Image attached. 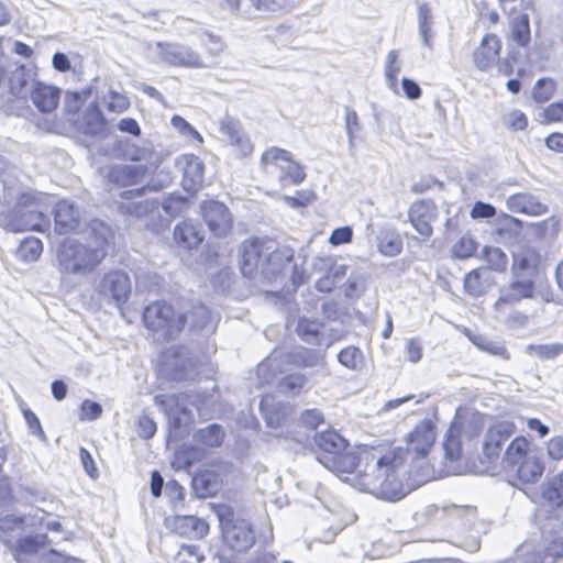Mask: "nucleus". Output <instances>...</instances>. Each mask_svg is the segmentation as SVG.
I'll list each match as a JSON object with an SVG mask.
<instances>
[{
  "label": "nucleus",
  "instance_id": "obj_1",
  "mask_svg": "<svg viewBox=\"0 0 563 563\" xmlns=\"http://www.w3.org/2000/svg\"><path fill=\"white\" fill-rule=\"evenodd\" d=\"M401 450L389 451L383 455L376 456L369 450H362L358 453L360 463H365V470L355 471L352 478V485L362 492L369 493L377 498L396 501L404 498L408 490L398 477V470L404 461L400 456Z\"/></svg>",
  "mask_w": 563,
  "mask_h": 563
},
{
  "label": "nucleus",
  "instance_id": "obj_2",
  "mask_svg": "<svg viewBox=\"0 0 563 563\" xmlns=\"http://www.w3.org/2000/svg\"><path fill=\"white\" fill-rule=\"evenodd\" d=\"M112 239L109 227L92 225L86 243L65 238L55 250V267L63 276H86L96 271L108 255Z\"/></svg>",
  "mask_w": 563,
  "mask_h": 563
},
{
  "label": "nucleus",
  "instance_id": "obj_3",
  "mask_svg": "<svg viewBox=\"0 0 563 563\" xmlns=\"http://www.w3.org/2000/svg\"><path fill=\"white\" fill-rule=\"evenodd\" d=\"M319 463L335 474H351L360 464V451L353 448L335 430L317 432L313 435Z\"/></svg>",
  "mask_w": 563,
  "mask_h": 563
},
{
  "label": "nucleus",
  "instance_id": "obj_4",
  "mask_svg": "<svg viewBox=\"0 0 563 563\" xmlns=\"http://www.w3.org/2000/svg\"><path fill=\"white\" fill-rule=\"evenodd\" d=\"M503 466L515 473L522 484L536 483L545 470L542 452L530 450L523 437H517L509 443L505 450Z\"/></svg>",
  "mask_w": 563,
  "mask_h": 563
},
{
  "label": "nucleus",
  "instance_id": "obj_5",
  "mask_svg": "<svg viewBox=\"0 0 563 563\" xmlns=\"http://www.w3.org/2000/svg\"><path fill=\"white\" fill-rule=\"evenodd\" d=\"M223 542L235 552H246L256 541V534L251 522L242 518L225 504L214 506Z\"/></svg>",
  "mask_w": 563,
  "mask_h": 563
},
{
  "label": "nucleus",
  "instance_id": "obj_6",
  "mask_svg": "<svg viewBox=\"0 0 563 563\" xmlns=\"http://www.w3.org/2000/svg\"><path fill=\"white\" fill-rule=\"evenodd\" d=\"M85 99L80 92H69L65 100V113L74 128L86 135L104 134L109 129L106 119L97 102H91L82 110Z\"/></svg>",
  "mask_w": 563,
  "mask_h": 563
},
{
  "label": "nucleus",
  "instance_id": "obj_7",
  "mask_svg": "<svg viewBox=\"0 0 563 563\" xmlns=\"http://www.w3.org/2000/svg\"><path fill=\"white\" fill-rule=\"evenodd\" d=\"M90 153L97 152L111 158H121L131 162H146L157 167L163 155L156 152L153 143H85Z\"/></svg>",
  "mask_w": 563,
  "mask_h": 563
},
{
  "label": "nucleus",
  "instance_id": "obj_8",
  "mask_svg": "<svg viewBox=\"0 0 563 563\" xmlns=\"http://www.w3.org/2000/svg\"><path fill=\"white\" fill-rule=\"evenodd\" d=\"M143 322L157 342L174 340L179 334L178 316L175 317L173 307L165 301L147 305L143 312Z\"/></svg>",
  "mask_w": 563,
  "mask_h": 563
},
{
  "label": "nucleus",
  "instance_id": "obj_9",
  "mask_svg": "<svg viewBox=\"0 0 563 563\" xmlns=\"http://www.w3.org/2000/svg\"><path fill=\"white\" fill-rule=\"evenodd\" d=\"M169 183V177L166 175L164 180L151 179L145 186L123 190L119 194V197L124 202L118 205V210L124 216L143 218L158 208V202L154 199L136 200L144 197L147 192L161 191Z\"/></svg>",
  "mask_w": 563,
  "mask_h": 563
},
{
  "label": "nucleus",
  "instance_id": "obj_10",
  "mask_svg": "<svg viewBox=\"0 0 563 563\" xmlns=\"http://www.w3.org/2000/svg\"><path fill=\"white\" fill-rule=\"evenodd\" d=\"M262 163L279 168V181L284 187L300 185L306 178L303 166L294 161L292 154L286 150L269 148L262 155Z\"/></svg>",
  "mask_w": 563,
  "mask_h": 563
},
{
  "label": "nucleus",
  "instance_id": "obj_11",
  "mask_svg": "<svg viewBox=\"0 0 563 563\" xmlns=\"http://www.w3.org/2000/svg\"><path fill=\"white\" fill-rule=\"evenodd\" d=\"M161 372L172 380H187L196 375L195 363L184 345L167 349L161 355Z\"/></svg>",
  "mask_w": 563,
  "mask_h": 563
},
{
  "label": "nucleus",
  "instance_id": "obj_12",
  "mask_svg": "<svg viewBox=\"0 0 563 563\" xmlns=\"http://www.w3.org/2000/svg\"><path fill=\"white\" fill-rule=\"evenodd\" d=\"M3 225L11 232H47L51 220L47 214L36 209L11 208L2 214Z\"/></svg>",
  "mask_w": 563,
  "mask_h": 563
},
{
  "label": "nucleus",
  "instance_id": "obj_13",
  "mask_svg": "<svg viewBox=\"0 0 563 563\" xmlns=\"http://www.w3.org/2000/svg\"><path fill=\"white\" fill-rule=\"evenodd\" d=\"M178 322L179 333L187 330L192 336H209L217 329L218 318L207 306L199 303L178 314Z\"/></svg>",
  "mask_w": 563,
  "mask_h": 563
},
{
  "label": "nucleus",
  "instance_id": "obj_14",
  "mask_svg": "<svg viewBox=\"0 0 563 563\" xmlns=\"http://www.w3.org/2000/svg\"><path fill=\"white\" fill-rule=\"evenodd\" d=\"M131 280L123 271H112L103 275L97 284L96 290L107 302L121 306L126 302L131 294Z\"/></svg>",
  "mask_w": 563,
  "mask_h": 563
},
{
  "label": "nucleus",
  "instance_id": "obj_15",
  "mask_svg": "<svg viewBox=\"0 0 563 563\" xmlns=\"http://www.w3.org/2000/svg\"><path fill=\"white\" fill-rule=\"evenodd\" d=\"M514 432L515 424L508 421H501L492 426L484 437L481 463H496L500 457L504 444L510 439Z\"/></svg>",
  "mask_w": 563,
  "mask_h": 563
},
{
  "label": "nucleus",
  "instance_id": "obj_16",
  "mask_svg": "<svg viewBox=\"0 0 563 563\" xmlns=\"http://www.w3.org/2000/svg\"><path fill=\"white\" fill-rule=\"evenodd\" d=\"M294 252L287 246L273 249L267 245L257 276L267 283L276 280L284 272L286 266L292 261Z\"/></svg>",
  "mask_w": 563,
  "mask_h": 563
},
{
  "label": "nucleus",
  "instance_id": "obj_17",
  "mask_svg": "<svg viewBox=\"0 0 563 563\" xmlns=\"http://www.w3.org/2000/svg\"><path fill=\"white\" fill-rule=\"evenodd\" d=\"M200 208L203 220L214 236L223 238L230 232L233 219L224 203L209 200L202 202Z\"/></svg>",
  "mask_w": 563,
  "mask_h": 563
},
{
  "label": "nucleus",
  "instance_id": "obj_18",
  "mask_svg": "<svg viewBox=\"0 0 563 563\" xmlns=\"http://www.w3.org/2000/svg\"><path fill=\"white\" fill-rule=\"evenodd\" d=\"M503 42L495 33H486L473 52V63L481 71H488L495 67L501 55Z\"/></svg>",
  "mask_w": 563,
  "mask_h": 563
},
{
  "label": "nucleus",
  "instance_id": "obj_19",
  "mask_svg": "<svg viewBox=\"0 0 563 563\" xmlns=\"http://www.w3.org/2000/svg\"><path fill=\"white\" fill-rule=\"evenodd\" d=\"M438 218V207L432 200H418L408 209V219L423 240L432 235L431 223Z\"/></svg>",
  "mask_w": 563,
  "mask_h": 563
},
{
  "label": "nucleus",
  "instance_id": "obj_20",
  "mask_svg": "<svg viewBox=\"0 0 563 563\" xmlns=\"http://www.w3.org/2000/svg\"><path fill=\"white\" fill-rule=\"evenodd\" d=\"M268 244L257 239L245 240L240 246V268L244 277L255 279Z\"/></svg>",
  "mask_w": 563,
  "mask_h": 563
},
{
  "label": "nucleus",
  "instance_id": "obj_21",
  "mask_svg": "<svg viewBox=\"0 0 563 563\" xmlns=\"http://www.w3.org/2000/svg\"><path fill=\"white\" fill-rule=\"evenodd\" d=\"M177 166L183 170V188L188 192H197L203 183V162L194 154H185L177 159Z\"/></svg>",
  "mask_w": 563,
  "mask_h": 563
},
{
  "label": "nucleus",
  "instance_id": "obj_22",
  "mask_svg": "<svg viewBox=\"0 0 563 563\" xmlns=\"http://www.w3.org/2000/svg\"><path fill=\"white\" fill-rule=\"evenodd\" d=\"M146 173L147 166L144 165H113L107 169L104 177L108 184L118 188H125L140 184Z\"/></svg>",
  "mask_w": 563,
  "mask_h": 563
},
{
  "label": "nucleus",
  "instance_id": "obj_23",
  "mask_svg": "<svg viewBox=\"0 0 563 563\" xmlns=\"http://www.w3.org/2000/svg\"><path fill=\"white\" fill-rule=\"evenodd\" d=\"M435 441L434 424L431 420H423L408 434L407 451L417 457H424Z\"/></svg>",
  "mask_w": 563,
  "mask_h": 563
},
{
  "label": "nucleus",
  "instance_id": "obj_24",
  "mask_svg": "<svg viewBox=\"0 0 563 563\" xmlns=\"http://www.w3.org/2000/svg\"><path fill=\"white\" fill-rule=\"evenodd\" d=\"M477 426L473 422L466 424L453 423L448 430L444 441L443 450L445 459L455 462L459 461L462 455V437H472L473 433H477Z\"/></svg>",
  "mask_w": 563,
  "mask_h": 563
},
{
  "label": "nucleus",
  "instance_id": "obj_25",
  "mask_svg": "<svg viewBox=\"0 0 563 563\" xmlns=\"http://www.w3.org/2000/svg\"><path fill=\"white\" fill-rule=\"evenodd\" d=\"M55 232L59 235L76 231L79 227L80 212L74 202L59 200L53 208Z\"/></svg>",
  "mask_w": 563,
  "mask_h": 563
},
{
  "label": "nucleus",
  "instance_id": "obj_26",
  "mask_svg": "<svg viewBox=\"0 0 563 563\" xmlns=\"http://www.w3.org/2000/svg\"><path fill=\"white\" fill-rule=\"evenodd\" d=\"M3 200L7 205L14 201L12 208L29 209L37 207L42 194L33 189H22L15 181L3 180Z\"/></svg>",
  "mask_w": 563,
  "mask_h": 563
},
{
  "label": "nucleus",
  "instance_id": "obj_27",
  "mask_svg": "<svg viewBox=\"0 0 563 563\" xmlns=\"http://www.w3.org/2000/svg\"><path fill=\"white\" fill-rule=\"evenodd\" d=\"M533 294L534 282L531 277L512 276L508 288L503 290L501 296L495 302V307L499 308L501 305H512L521 299L532 298Z\"/></svg>",
  "mask_w": 563,
  "mask_h": 563
},
{
  "label": "nucleus",
  "instance_id": "obj_28",
  "mask_svg": "<svg viewBox=\"0 0 563 563\" xmlns=\"http://www.w3.org/2000/svg\"><path fill=\"white\" fill-rule=\"evenodd\" d=\"M506 203L510 211L528 216H541L548 211L544 202L528 192L514 194L507 198Z\"/></svg>",
  "mask_w": 563,
  "mask_h": 563
},
{
  "label": "nucleus",
  "instance_id": "obj_29",
  "mask_svg": "<svg viewBox=\"0 0 563 563\" xmlns=\"http://www.w3.org/2000/svg\"><path fill=\"white\" fill-rule=\"evenodd\" d=\"M30 98L38 111L52 112L58 107L60 91L56 87L35 82L31 89Z\"/></svg>",
  "mask_w": 563,
  "mask_h": 563
},
{
  "label": "nucleus",
  "instance_id": "obj_30",
  "mask_svg": "<svg viewBox=\"0 0 563 563\" xmlns=\"http://www.w3.org/2000/svg\"><path fill=\"white\" fill-rule=\"evenodd\" d=\"M221 477L214 471H202L191 478V487L198 498L214 496L221 488Z\"/></svg>",
  "mask_w": 563,
  "mask_h": 563
},
{
  "label": "nucleus",
  "instance_id": "obj_31",
  "mask_svg": "<svg viewBox=\"0 0 563 563\" xmlns=\"http://www.w3.org/2000/svg\"><path fill=\"white\" fill-rule=\"evenodd\" d=\"M490 283L492 275L489 268L479 267L465 275L463 287L467 295L479 297L487 292Z\"/></svg>",
  "mask_w": 563,
  "mask_h": 563
},
{
  "label": "nucleus",
  "instance_id": "obj_32",
  "mask_svg": "<svg viewBox=\"0 0 563 563\" xmlns=\"http://www.w3.org/2000/svg\"><path fill=\"white\" fill-rule=\"evenodd\" d=\"M176 243L184 249L198 247L203 241L202 230L191 221L178 223L174 229Z\"/></svg>",
  "mask_w": 563,
  "mask_h": 563
},
{
  "label": "nucleus",
  "instance_id": "obj_33",
  "mask_svg": "<svg viewBox=\"0 0 563 563\" xmlns=\"http://www.w3.org/2000/svg\"><path fill=\"white\" fill-rule=\"evenodd\" d=\"M165 59L173 67L201 68L206 66L201 55L188 47H177L167 52Z\"/></svg>",
  "mask_w": 563,
  "mask_h": 563
},
{
  "label": "nucleus",
  "instance_id": "obj_34",
  "mask_svg": "<svg viewBox=\"0 0 563 563\" xmlns=\"http://www.w3.org/2000/svg\"><path fill=\"white\" fill-rule=\"evenodd\" d=\"M378 252L387 257H395L402 251L400 234L393 228H382L376 236Z\"/></svg>",
  "mask_w": 563,
  "mask_h": 563
},
{
  "label": "nucleus",
  "instance_id": "obj_35",
  "mask_svg": "<svg viewBox=\"0 0 563 563\" xmlns=\"http://www.w3.org/2000/svg\"><path fill=\"white\" fill-rule=\"evenodd\" d=\"M287 362L297 367H318L325 364L324 356L319 351L302 346L289 352Z\"/></svg>",
  "mask_w": 563,
  "mask_h": 563
},
{
  "label": "nucleus",
  "instance_id": "obj_36",
  "mask_svg": "<svg viewBox=\"0 0 563 563\" xmlns=\"http://www.w3.org/2000/svg\"><path fill=\"white\" fill-rule=\"evenodd\" d=\"M48 543V537L45 533H36L32 536H24L16 540L15 544L11 548L15 560L21 563V554H34L41 548Z\"/></svg>",
  "mask_w": 563,
  "mask_h": 563
},
{
  "label": "nucleus",
  "instance_id": "obj_37",
  "mask_svg": "<svg viewBox=\"0 0 563 563\" xmlns=\"http://www.w3.org/2000/svg\"><path fill=\"white\" fill-rule=\"evenodd\" d=\"M510 37L521 47H527L531 42L529 15L522 13L510 21Z\"/></svg>",
  "mask_w": 563,
  "mask_h": 563
},
{
  "label": "nucleus",
  "instance_id": "obj_38",
  "mask_svg": "<svg viewBox=\"0 0 563 563\" xmlns=\"http://www.w3.org/2000/svg\"><path fill=\"white\" fill-rule=\"evenodd\" d=\"M308 377L299 372L290 373L277 382V389L286 395L296 396L308 387Z\"/></svg>",
  "mask_w": 563,
  "mask_h": 563
},
{
  "label": "nucleus",
  "instance_id": "obj_39",
  "mask_svg": "<svg viewBox=\"0 0 563 563\" xmlns=\"http://www.w3.org/2000/svg\"><path fill=\"white\" fill-rule=\"evenodd\" d=\"M197 442L210 446H220L224 439V430L219 423H211L206 428L197 430L194 434Z\"/></svg>",
  "mask_w": 563,
  "mask_h": 563
},
{
  "label": "nucleus",
  "instance_id": "obj_40",
  "mask_svg": "<svg viewBox=\"0 0 563 563\" xmlns=\"http://www.w3.org/2000/svg\"><path fill=\"white\" fill-rule=\"evenodd\" d=\"M273 397L266 396L261 400L260 409L269 428H277L282 424L286 413L280 405H273Z\"/></svg>",
  "mask_w": 563,
  "mask_h": 563
},
{
  "label": "nucleus",
  "instance_id": "obj_41",
  "mask_svg": "<svg viewBox=\"0 0 563 563\" xmlns=\"http://www.w3.org/2000/svg\"><path fill=\"white\" fill-rule=\"evenodd\" d=\"M542 497L556 508L563 507V472L543 486Z\"/></svg>",
  "mask_w": 563,
  "mask_h": 563
},
{
  "label": "nucleus",
  "instance_id": "obj_42",
  "mask_svg": "<svg viewBox=\"0 0 563 563\" xmlns=\"http://www.w3.org/2000/svg\"><path fill=\"white\" fill-rule=\"evenodd\" d=\"M321 328L320 322L302 317L297 322L296 332L307 343L316 344L319 342Z\"/></svg>",
  "mask_w": 563,
  "mask_h": 563
},
{
  "label": "nucleus",
  "instance_id": "obj_43",
  "mask_svg": "<svg viewBox=\"0 0 563 563\" xmlns=\"http://www.w3.org/2000/svg\"><path fill=\"white\" fill-rule=\"evenodd\" d=\"M43 252V243L35 236L25 238L18 249V255L27 263L35 262Z\"/></svg>",
  "mask_w": 563,
  "mask_h": 563
},
{
  "label": "nucleus",
  "instance_id": "obj_44",
  "mask_svg": "<svg viewBox=\"0 0 563 563\" xmlns=\"http://www.w3.org/2000/svg\"><path fill=\"white\" fill-rule=\"evenodd\" d=\"M170 434L177 437L179 430L192 420L191 411L186 407L170 408L167 412Z\"/></svg>",
  "mask_w": 563,
  "mask_h": 563
},
{
  "label": "nucleus",
  "instance_id": "obj_45",
  "mask_svg": "<svg viewBox=\"0 0 563 563\" xmlns=\"http://www.w3.org/2000/svg\"><path fill=\"white\" fill-rule=\"evenodd\" d=\"M180 528H184V532L190 533V536L195 539H202L209 532V525L206 520L195 517V516H185L178 519Z\"/></svg>",
  "mask_w": 563,
  "mask_h": 563
},
{
  "label": "nucleus",
  "instance_id": "obj_46",
  "mask_svg": "<svg viewBox=\"0 0 563 563\" xmlns=\"http://www.w3.org/2000/svg\"><path fill=\"white\" fill-rule=\"evenodd\" d=\"M338 361L344 367L357 371L362 368L364 355L358 347L351 345L340 351L338 354Z\"/></svg>",
  "mask_w": 563,
  "mask_h": 563
},
{
  "label": "nucleus",
  "instance_id": "obj_47",
  "mask_svg": "<svg viewBox=\"0 0 563 563\" xmlns=\"http://www.w3.org/2000/svg\"><path fill=\"white\" fill-rule=\"evenodd\" d=\"M556 91V82L552 78L538 79L532 88V99L537 103H545Z\"/></svg>",
  "mask_w": 563,
  "mask_h": 563
},
{
  "label": "nucleus",
  "instance_id": "obj_48",
  "mask_svg": "<svg viewBox=\"0 0 563 563\" xmlns=\"http://www.w3.org/2000/svg\"><path fill=\"white\" fill-rule=\"evenodd\" d=\"M104 108L110 113L120 114L126 111L131 101L130 98L121 92L110 90L103 99Z\"/></svg>",
  "mask_w": 563,
  "mask_h": 563
},
{
  "label": "nucleus",
  "instance_id": "obj_49",
  "mask_svg": "<svg viewBox=\"0 0 563 563\" xmlns=\"http://www.w3.org/2000/svg\"><path fill=\"white\" fill-rule=\"evenodd\" d=\"M199 457L200 452L196 448H184L176 452L172 465L176 471H187L196 463V461L199 460Z\"/></svg>",
  "mask_w": 563,
  "mask_h": 563
},
{
  "label": "nucleus",
  "instance_id": "obj_50",
  "mask_svg": "<svg viewBox=\"0 0 563 563\" xmlns=\"http://www.w3.org/2000/svg\"><path fill=\"white\" fill-rule=\"evenodd\" d=\"M529 354L536 355L538 358L553 360L563 353L562 343H549V344H529L526 347Z\"/></svg>",
  "mask_w": 563,
  "mask_h": 563
},
{
  "label": "nucleus",
  "instance_id": "obj_51",
  "mask_svg": "<svg viewBox=\"0 0 563 563\" xmlns=\"http://www.w3.org/2000/svg\"><path fill=\"white\" fill-rule=\"evenodd\" d=\"M532 255L520 253L514 255L511 275L515 277H531L533 275Z\"/></svg>",
  "mask_w": 563,
  "mask_h": 563
},
{
  "label": "nucleus",
  "instance_id": "obj_52",
  "mask_svg": "<svg viewBox=\"0 0 563 563\" xmlns=\"http://www.w3.org/2000/svg\"><path fill=\"white\" fill-rule=\"evenodd\" d=\"M483 255L490 269L496 272L506 271L508 258L503 250L499 247L485 246Z\"/></svg>",
  "mask_w": 563,
  "mask_h": 563
},
{
  "label": "nucleus",
  "instance_id": "obj_53",
  "mask_svg": "<svg viewBox=\"0 0 563 563\" xmlns=\"http://www.w3.org/2000/svg\"><path fill=\"white\" fill-rule=\"evenodd\" d=\"M314 267L319 271H325L327 274L331 276L336 284L342 282L347 271L346 265L335 264L334 260L330 256L318 258V262L314 264Z\"/></svg>",
  "mask_w": 563,
  "mask_h": 563
},
{
  "label": "nucleus",
  "instance_id": "obj_54",
  "mask_svg": "<svg viewBox=\"0 0 563 563\" xmlns=\"http://www.w3.org/2000/svg\"><path fill=\"white\" fill-rule=\"evenodd\" d=\"M279 371V361L274 354L261 362L257 366V376L263 383H269Z\"/></svg>",
  "mask_w": 563,
  "mask_h": 563
},
{
  "label": "nucleus",
  "instance_id": "obj_55",
  "mask_svg": "<svg viewBox=\"0 0 563 563\" xmlns=\"http://www.w3.org/2000/svg\"><path fill=\"white\" fill-rule=\"evenodd\" d=\"M399 56L396 51H390L387 55L385 76L390 88L398 85V74L400 71Z\"/></svg>",
  "mask_w": 563,
  "mask_h": 563
},
{
  "label": "nucleus",
  "instance_id": "obj_56",
  "mask_svg": "<svg viewBox=\"0 0 563 563\" xmlns=\"http://www.w3.org/2000/svg\"><path fill=\"white\" fill-rule=\"evenodd\" d=\"M170 122L172 125L179 132V134L187 139V141H202V137L197 132V130L183 117L175 114L173 115Z\"/></svg>",
  "mask_w": 563,
  "mask_h": 563
},
{
  "label": "nucleus",
  "instance_id": "obj_57",
  "mask_svg": "<svg viewBox=\"0 0 563 563\" xmlns=\"http://www.w3.org/2000/svg\"><path fill=\"white\" fill-rule=\"evenodd\" d=\"M164 211L170 217H178L188 209V201L181 196H169L162 205Z\"/></svg>",
  "mask_w": 563,
  "mask_h": 563
},
{
  "label": "nucleus",
  "instance_id": "obj_58",
  "mask_svg": "<svg viewBox=\"0 0 563 563\" xmlns=\"http://www.w3.org/2000/svg\"><path fill=\"white\" fill-rule=\"evenodd\" d=\"M23 417L26 421L30 433L37 437L41 442L47 444L48 439L46 437L45 431L42 428L38 417L31 409H24Z\"/></svg>",
  "mask_w": 563,
  "mask_h": 563
},
{
  "label": "nucleus",
  "instance_id": "obj_59",
  "mask_svg": "<svg viewBox=\"0 0 563 563\" xmlns=\"http://www.w3.org/2000/svg\"><path fill=\"white\" fill-rule=\"evenodd\" d=\"M476 250L477 243L467 235L462 236L453 245V254L457 258H468L476 252Z\"/></svg>",
  "mask_w": 563,
  "mask_h": 563
},
{
  "label": "nucleus",
  "instance_id": "obj_60",
  "mask_svg": "<svg viewBox=\"0 0 563 563\" xmlns=\"http://www.w3.org/2000/svg\"><path fill=\"white\" fill-rule=\"evenodd\" d=\"M475 7L479 21L487 22L489 25H496L499 23V13L495 9H490L487 1L482 0L477 2Z\"/></svg>",
  "mask_w": 563,
  "mask_h": 563
},
{
  "label": "nucleus",
  "instance_id": "obj_61",
  "mask_svg": "<svg viewBox=\"0 0 563 563\" xmlns=\"http://www.w3.org/2000/svg\"><path fill=\"white\" fill-rule=\"evenodd\" d=\"M80 411V420L93 421L101 417L103 409L99 402L86 399L81 402Z\"/></svg>",
  "mask_w": 563,
  "mask_h": 563
},
{
  "label": "nucleus",
  "instance_id": "obj_62",
  "mask_svg": "<svg viewBox=\"0 0 563 563\" xmlns=\"http://www.w3.org/2000/svg\"><path fill=\"white\" fill-rule=\"evenodd\" d=\"M300 422L307 428L317 429L320 424L324 423V416L319 409H307L301 412Z\"/></svg>",
  "mask_w": 563,
  "mask_h": 563
},
{
  "label": "nucleus",
  "instance_id": "obj_63",
  "mask_svg": "<svg viewBox=\"0 0 563 563\" xmlns=\"http://www.w3.org/2000/svg\"><path fill=\"white\" fill-rule=\"evenodd\" d=\"M157 431L156 422L147 415H142L137 420V434L143 439H151Z\"/></svg>",
  "mask_w": 563,
  "mask_h": 563
},
{
  "label": "nucleus",
  "instance_id": "obj_64",
  "mask_svg": "<svg viewBox=\"0 0 563 563\" xmlns=\"http://www.w3.org/2000/svg\"><path fill=\"white\" fill-rule=\"evenodd\" d=\"M543 118L547 122H563V99L550 103L543 110Z\"/></svg>",
  "mask_w": 563,
  "mask_h": 563
}]
</instances>
